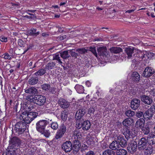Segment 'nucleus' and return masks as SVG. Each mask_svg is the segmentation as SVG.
Returning <instances> with one entry per match:
<instances>
[{
	"instance_id": "obj_1",
	"label": "nucleus",
	"mask_w": 155,
	"mask_h": 155,
	"mask_svg": "<svg viewBox=\"0 0 155 155\" xmlns=\"http://www.w3.org/2000/svg\"><path fill=\"white\" fill-rule=\"evenodd\" d=\"M85 113V112L84 109L82 108L79 109L75 114L76 121L77 124H78V126L77 128L78 129L82 127L84 130H87L90 128L91 124L89 120L85 121L83 123L82 122L84 120L82 117Z\"/></svg>"
},
{
	"instance_id": "obj_2",
	"label": "nucleus",
	"mask_w": 155,
	"mask_h": 155,
	"mask_svg": "<svg viewBox=\"0 0 155 155\" xmlns=\"http://www.w3.org/2000/svg\"><path fill=\"white\" fill-rule=\"evenodd\" d=\"M78 134V133L77 132V131H75L73 133L74 136H76L77 137L76 139L75 137V140L73 141L72 143V153L75 155L78 153L81 147V142L79 140V138H78L79 135Z\"/></svg>"
},
{
	"instance_id": "obj_3",
	"label": "nucleus",
	"mask_w": 155,
	"mask_h": 155,
	"mask_svg": "<svg viewBox=\"0 0 155 155\" xmlns=\"http://www.w3.org/2000/svg\"><path fill=\"white\" fill-rule=\"evenodd\" d=\"M21 143L20 140L17 137H13L9 140V144L8 148V152H10L12 151L10 150L14 149L17 150L18 148Z\"/></svg>"
},
{
	"instance_id": "obj_4",
	"label": "nucleus",
	"mask_w": 155,
	"mask_h": 155,
	"mask_svg": "<svg viewBox=\"0 0 155 155\" xmlns=\"http://www.w3.org/2000/svg\"><path fill=\"white\" fill-rule=\"evenodd\" d=\"M26 123L22 121L18 122L15 125V132L18 135L23 134L28 127Z\"/></svg>"
},
{
	"instance_id": "obj_5",
	"label": "nucleus",
	"mask_w": 155,
	"mask_h": 155,
	"mask_svg": "<svg viewBox=\"0 0 155 155\" xmlns=\"http://www.w3.org/2000/svg\"><path fill=\"white\" fill-rule=\"evenodd\" d=\"M52 120H50V121ZM50 120L48 119L46 120H40L38 121L36 124V128L37 131L39 132H44L47 124H49Z\"/></svg>"
},
{
	"instance_id": "obj_6",
	"label": "nucleus",
	"mask_w": 155,
	"mask_h": 155,
	"mask_svg": "<svg viewBox=\"0 0 155 155\" xmlns=\"http://www.w3.org/2000/svg\"><path fill=\"white\" fill-rule=\"evenodd\" d=\"M155 112V106L154 105H153L146 111L144 113L143 115L144 118L147 121L152 119Z\"/></svg>"
},
{
	"instance_id": "obj_7",
	"label": "nucleus",
	"mask_w": 155,
	"mask_h": 155,
	"mask_svg": "<svg viewBox=\"0 0 155 155\" xmlns=\"http://www.w3.org/2000/svg\"><path fill=\"white\" fill-rule=\"evenodd\" d=\"M66 131V127L64 124H62L59 127V129L56 132L55 138L56 139H60L64 135Z\"/></svg>"
},
{
	"instance_id": "obj_8",
	"label": "nucleus",
	"mask_w": 155,
	"mask_h": 155,
	"mask_svg": "<svg viewBox=\"0 0 155 155\" xmlns=\"http://www.w3.org/2000/svg\"><path fill=\"white\" fill-rule=\"evenodd\" d=\"M123 134L125 138L127 140L130 139V141L135 136V134L133 131L130 130L129 127H124L123 129Z\"/></svg>"
},
{
	"instance_id": "obj_9",
	"label": "nucleus",
	"mask_w": 155,
	"mask_h": 155,
	"mask_svg": "<svg viewBox=\"0 0 155 155\" xmlns=\"http://www.w3.org/2000/svg\"><path fill=\"white\" fill-rule=\"evenodd\" d=\"M147 140L145 137H142L139 140L137 143V147L140 151L144 150L147 145Z\"/></svg>"
},
{
	"instance_id": "obj_10",
	"label": "nucleus",
	"mask_w": 155,
	"mask_h": 155,
	"mask_svg": "<svg viewBox=\"0 0 155 155\" xmlns=\"http://www.w3.org/2000/svg\"><path fill=\"white\" fill-rule=\"evenodd\" d=\"M34 99L36 104L39 106H42L44 104L46 101V97L42 95H36L35 96Z\"/></svg>"
},
{
	"instance_id": "obj_11",
	"label": "nucleus",
	"mask_w": 155,
	"mask_h": 155,
	"mask_svg": "<svg viewBox=\"0 0 155 155\" xmlns=\"http://www.w3.org/2000/svg\"><path fill=\"white\" fill-rule=\"evenodd\" d=\"M137 145L136 142L133 140H131L127 147L128 151L131 153H134L136 151Z\"/></svg>"
},
{
	"instance_id": "obj_12",
	"label": "nucleus",
	"mask_w": 155,
	"mask_h": 155,
	"mask_svg": "<svg viewBox=\"0 0 155 155\" xmlns=\"http://www.w3.org/2000/svg\"><path fill=\"white\" fill-rule=\"evenodd\" d=\"M38 113L35 112H30L25 117V122L27 124H29L38 116Z\"/></svg>"
},
{
	"instance_id": "obj_13",
	"label": "nucleus",
	"mask_w": 155,
	"mask_h": 155,
	"mask_svg": "<svg viewBox=\"0 0 155 155\" xmlns=\"http://www.w3.org/2000/svg\"><path fill=\"white\" fill-rule=\"evenodd\" d=\"M61 148L65 152H70L72 150V143L70 141H66L62 144Z\"/></svg>"
},
{
	"instance_id": "obj_14",
	"label": "nucleus",
	"mask_w": 155,
	"mask_h": 155,
	"mask_svg": "<svg viewBox=\"0 0 155 155\" xmlns=\"http://www.w3.org/2000/svg\"><path fill=\"white\" fill-rule=\"evenodd\" d=\"M140 98L141 101L146 104L150 105L153 102L151 97L145 94H142L140 96Z\"/></svg>"
},
{
	"instance_id": "obj_15",
	"label": "nucleus",
	"mask_w": 155,
	"mask_h": 155,
	"mask_svg": "<svg viewBox=\"0 0 155 155\" xmlns=\"http://www.w3.org/2000/svg\"><path fill=\"white\" fill-rule=\"evenodd\" d=\"M155 73L154 69L150 67H147L145 69L143 75V77H150Z\"/></svg>"
},
{
	"instance_id": "obj_16",
	"label": "nucleus",
	"mask_w": 155,
	"mask_h": 155,
	"mask_svg": "<svg viewBox=\"0 0 155 155\" xmlns=\"http://www.w3.org/2000/svg\"><path fill=\"white\" fill-rule=\"evenodd\" d=\"M140 101L137 98H134L131 100L130 107L133 110H136L139 107L140 105Z\"/></svg>"
},
{
	"instance_id": "obj_17",
	"label": "nucleus",
	"mask_w": 155,
	"mask_h": 155,
	"mask_svg": "<svg viewBox=\"0 0 155 155\" xmlns=\"http://www.w3.org/2000/svg\"><path fill=\"white\" fill-rule=\"evenodd\" d=\"M117 141L118 143L122 147H124L127 145V140L125 139L124 137L119 136L117 137Z\"/></svg>"
},
{
	"instance_id": "obj_18",
	"label": "nucleus",
	"mask_w": 155,
	"mask_h": 155,
	"mask_svg": "<svg viewBox=\"0 0 155 155\" xmlns=\"http://www.w3.org/2000/svg\"><path fill=\"white\" fill-rule=\"evenodd\" d=\"M147 143L148 145H151L152 146L153 144L155 143V134L152 132L151 135L150 134L147 137Z\"/></svg>"
},
{
	"instance_id": "obj_19",
	"label": "nucleus",
	"mask_w": 155,
	"mask_h": 155,
	"mask_svg": "<svg viewBox=\"0 0 155 155\" xmlns=\"http://www.w3.org/2000/svg\"><path fill=\"white\" fill-rule=\"evenodd\" d=\"M97 51L99 55L101 56H106L107 54V50L105 47H99L97 49Z\"/></svg>"
},
{
	"instance_id": "obj_20",
	"label": "nucleus",
	"mask_w": 155,
	"mask_h": 155,
	"mask_svg": "<svg viewBox=\"0 0 155 155\" xmlns=\"http://www.w3.org/2000/svg\"><path fill=\"white\" fill-rule=\"evenodd\" d=\"M144 52L143 51H138L136 54H135L134 55V56L136 57V59L133 60H132L133 62L135 61L137 62L138 61V60H139V61H140L143 59V54Z\"/></svg>"
},
{
	"instance_id": "obj_21",
	"label": "nucleus",
	"mask_w": 155,
	"mask_h": 155,
	"mask_svg": "<svg viewBox=\"0 0 155 155\" xmlns=\"http://www.w3.org/2000/svg\"><path fill=\"white\" fill-rule=\"evenodd\" d=\"M58 102L59 104L62 108H67L69 106L68 101L64 98L60 99Z\"/></svg>"
},
{
	"instance_id": "obj_22",
	"label": "nucleus",
	"mask_w": 155,
	"mask_h": 155,
	"mask_svg": "<svg viewBox=\"0 0 155 155\" xmlns=\"http://www.w3.org/2000/svg\"><path fill=\"white\" fill-rule=\"evenodd\" d=\"M39 34V31H37L36 29L34 28H31L27 31V34L29 35L32 36H36Z\"/></svg>"
},
{
	"instance_id": "obj_23",
	"label": "nucleus",
	"mask_w": 155,
	"mask_h": 155,
	"mask_svg": "<svg viewBox=\"0 0 155 155\" xmlns=\"http://www.w3.org/2000/svg\"><path fill=\"white\" fill-rule=\"evenodd\" d=\"M133 120V119L131 118H127L123 120L122 124L123 125L125 126V127H128V126L131 125Z\"/></svg>"
},
{
	"instance_id": "obj_24",
	"label": "nucleus",
	"mask_w": 155,
	"mask_h": 155,
	"mask_svg": "<svg viewBox=\"0 0 155 155\" xmlns=\"http://www.w3.org/2000/svg\"><path fill=\"white\" fill-rule=\"evenodd\" d=\"M144 118H140L137 120L136 123V126L137 127H142L144 126L145 122Z\"/></svg>"
},
{
	"instance_id": "obj_25",
	"label": "nucleus",
	"mask_w": 155,
	"mask_h": 155,
	"mask_svg": "<svg viewBox=\"0 0 155 155\" xmlns=\"http://www.w3.org/2000/svg\"><path fill=\"white\" fill-rule=\"evenodd\" d=\"M133 48H125V51L128 56V58H130L132 57V54L134 53Z\"/></svg>"
},
{
	"instance_id": "obj_26",
	"label": "nucleus",
	"mask_w": 155,
	"mask_h": 155,
	"mask_svg": "<svg viewBox=\"0 0 155 155\" xmlns=\"http://www.w3.org/2000/svg\"><path fill=\"white\" fill-rule=\"evenodd\" d=\"M144 150V153L146 155H150L153 150V147L151 145H148L147 147Z\"/></svg>"
},
{
	"instance_id": "obj_27",
	"label": "nucleus",
	"mask_w": 155,
	"mask_h": 155,
	"mask_svg": "<svg viewBox=\"0 0 155 155\" xmlns=\"http://www.w3.org/2000/svg\"><path fill=\"white\" fill-rule=\"evenodd\" d=\"M110 50L111 53L114 54L119 53L123 51L122 49L120 47H113L110 48Z\"/></svg>"
},
{
	"instance_id": "obj_28",
	"label": "nucleus",
	"mask_w": 155,
	"mask_h": 155,
	"mask_svg": "<svg viewBox=\"0 0 155 155\" xmlns=\"http://www.w3.org/2000/svg\"><path fill=\"white\" fill-rule=\"evenodd\" d=\"M119 145L117 142V141H113L109 146V148L112 149V150H116L119 147Z\"/></svg>"
},
{
	"instance_id": "obj_29",
	"label": "nucleus",
	"mask_w": 155,
	"mask_h": 155,
	"mask_svg": "<svg viewBox=\"0 0 155 155\" xmlns=\"http://www.w3.org/2000/svg\"><path fill=\"white\" fill-rule=\"evenodd\" d=\"M140 78H132V80H133L134 82L136 83H137L138 82H140V83L141 84L144 85L145 84L147 87H149V86L150 85V84H148V83L147 84L145 82V80H146V81H147V80H144V82L143 81V79H141L140 80Z\"/></svg>"
},
{
	"instance_id": "obj_30",
	"label": "nucleus",
	"mask_w": 155,
	"mask_h": 155,
	"mask_svg": "<svg viewBox=\"0 0 155 155\" xmlns=\"http://www.w3.org/2000/svg\"><path fill=\"white\" fill-rule=\"evenodd\" d=\"M54 67H57L56 66V63L54 62H52L47 64L46 65L45 69L50 70L51 69H53Z\"/></svg>"
},
{
	"instance_id": "obj_31",
	"label": "nucleus",
	"mask_w": 155,
	"mask_h": 155,
	"mask_svg": "<svg viewBox=\"0 0 155 155\" xmlns=\"http://www.w3.org/2000/svg\"><path fill=\"white\" fill-rule=\"evenodd\" d=\"M116 153L117 155H127V151L123 149H117Z\"/></svg>"
},
{
	"instance_id": "obj_32",
	"label": "nucleus",
	"mask_w": 155,
	"mask_h": 155,
	"mask_svg": "<svg viewBox=\"0 0 155 155\" xmlns=\"http://www.w3.org/2000/svg\"><path fill=\"white\" fill-rule=\"evenodd\" d=\"M135 114V112L130 109H127L126 110L125 113V114L126 116L130 118L133 117Z\"/></svg>"
},
{
	"instance_id": "obj_33",
	"label": "nucleus",
	"mask_w": 155,
	"mask_h": 155,
	"mask_svg": "<svg viewBox=\"0 0 155 155\" xmlns=\"http://www.w3.org/2000/svg\"><path fill=\"white\" fill-rule=\"evenodd\" d=\"M37 90L34 87H30L28 89L25 90V92L26 93H28L30 94L31 95H34L35 94Z\"/></svg>"
},
{
	"instance_id": "obj_34",
	"label": "nucleus",
	"mask_w": 155,
	"mask_h": 155,
	"mask_svg": "<svg viewBox=\"0 0 155 155\" xmlns=\"http://www.w3.org/2000/svg\"><path fill=\"white\" fill-rule=\"evenodd\" d=\"M68 113L66 110H64L61 113V119L63 121H65L68 117Z\"/></svg>"
},
{
	"instance_id": "obj_35",
	"label": "nucleus",
	"mask_w": 155,
	"mask_h": 155,
	"mask_svg": "<svg viewBox=\"0 0 155 155\" xmlns=\"http://www.w3.org/2000/svg\"><path fill=\"white\" fill-rule=\"evenodd\" d=\"M75 88L79 94L82 93L84 91V87L82 85L76 84L75 87Z\"/></svg>"
},
{
	"instance_id": "obj_36",
	"label": "nucleus",
	"mask_w": 155,
	"mask_h": 155,
	"mask_svg": "<svg viewBox=\"0 0 155 155\" xmlns=\"http://www.w3.org/2000/svg\"><path fill=\"white\" fill-rule=\"evenodd\" d=\"M150 132V128L147 126L142 127L141 132L143 135L148 134Z\"/></svg>"
},
{
	"instance_id": "obj_37",
	"label": "nucleus",
	"mask_w": 155,
	"mask_h": 155,
	"mask_svg": "<svg viewBox=\"0 0 155 155\" xmlns=\"http://www.w3.org/2000/svg\"><path fill=\"white\" fill-rule=\"evenodd\" d=\"M115 153L113 150L108 149L103 152L102 155H115Z\"/></svg>"
},
{
	"instance_id": "obj_38",
	"label": "nucleus",
	"mask_w": 155,
	"mask_h": 155,
	"mask_svg": "<svg viewBox=\"0 0 155 155\" xmlns=\"http://www.w3.org/2000/svg\"><path fill=\"white\" fill-rule=\"evenodd\" d=\"M60 54L58 53L55 54L53 55V60H57L59 64H61L62 62L60 59Z\"/></svg>"
},
{
	"instance_id": "obj_39",
	"label": "nucleus",
	"mask_w": 155,
	"mask_h": 155,
	"mask_svg": "<svg viewBox=\"0 0 155 155\" xmlns=\"http://www.w3.org/2000/svg\"><path fill=\"white\" fill-rule=\"evenodd\" d=\"M61 57L64 59H66L70 57L68 51H64L60 53Z\"/></svg>"
},
{
	"instance_id": "obj_40",
	"label": "nucleus",
	"mask_w": 155,
	"mask_h": 155,
	"mask_svg": "<svg viewBox=\"0 0 155 155\" xmlns=\"http://www.w3.org/2000/svg\"><path fill=\"white\" fill-rule=\"evenodd\" d=\"M46 69H41L39 70L38 71L35 73V74L36 76H41L44 74L46 73Z\"/></svg>"
},
{
	"instance_id": "obj_41",
	"label": "nucleus",
	"mask_w": 155,
	"mask_h": 155,
	"mask_svg": "<svg viewBox=\"0 0 155 155\" xmlns=\"http://www.w3.org/2000/svg\"><path fill=\"white\" fill-rule=\"evenodd\" d=\"M88 50V49H86L85 48H78L76 50V51L80 54H82L87 53Z\"/></svg>"
},
{
	"instance_id": "obj_42",
	"label": "nucleus",
	"mask_w": 155,
	"mask_h": 155,
	"mask_svg": "<svg viewBox=\"0 0 155 155\" xmlns=\"http://www.w3.org/2000/svg\"><path fill=\"white\" fill-rule=\"evenodd\" d=\"M38 78H30L28 82L30 84L34 85L37 84L38 81Z\"/></svg>"
},
{
	"instance_id": "obj_43",
	"label": "nucleus",
	"mask_w": 155,
	"mask_h": 155,
	"mask_svg": "<svg viewBox=\"0 0 155 155\" xmlns=\"http://www.w3.org/2000/svg\"><path fill=\"white\" fill-rule=\"evenodd\" d=\"M50 86V85L49 84H44L42 85V88L45 91L48 92Z\"/></svg>"
},
{
	"instance_id": "obj_44",
	"label": "nucleus",
	"mask_w": 155,
	"mask_h": 155,
	"mask_svg": "<svg viewBox=\"0 0 155 155\" xmlns=\"http://www.w3.org/2000/svg\"><path fill=\"white\" fill-rule=\"evenodd\" d=\"M51 127L53 129L56 130L58 128V125L57 122H54L51 123Z\"/></svg>"
},
{
	"instance_id": "obj_45",
	"label": "nucleus",
	"mask_w": 155,
	"mask_h": 155,
	"mask_svg": "<svg viewBox=\"0 0 155 155\" xmlns=\"http://www.w3.org/2000/svg\"><path fill=\"white\" fill-rule=\"evenodd\" d=\"M41 134L44 135L46 137H48L50 136V132L48 130H44V132H40Z\"/></svg>"
},
{
	"instance_id": "obj_46",
	"label": "nucleus",
	"mask_w": 155,
	"mask_h": 155,
	"mask_svg": "<svg viewBox=\"0 0 155 155\" xmlns=\"http://www.w3.org/2000/svg\"><path fill=\"white\" fill-rule=\"evenodd\" d=\"M97 102L99 103L98 105L99 106H103L104 105L105 101L104 99L99 98L97 100Z\"/></svg>"
},
{
	"instance_id": "obj_47",
	"label": "nucleus",
	"mask_w": 155,
	"mask_h": 155,
	"mask_svg": "<svg viewBox=\"0 0 155 155\" xmlns=\"http://www.w3.org/2000/svg\"><path fill=\"white\" fill-rule=\"evenodd\" d=\"M80 148L81 151L83 153L84 152H85V150H88V147L87 145L84 144Z\"/></svg>"
},
{
	"instance_id": "obj_48",
	"label": "nucleus",
	"mask_w": 155,
	"mask_h": 155,
	"mask_svg": "<svg viewBox=\"0 0 155 155\" xmlns=\"http://www.w3.org/2000/svg\"><path fill=\"white\" fill-rule=\"evenodd\" d=\"M73 50H69V53L72 57L77 58L78 56V54L73 51Z\"/></svg>"
},
{
	"instance_id": "obj_49",
	"label": "nucleus",
	"mask_w": 155,
	"mask_h": 155,
	"mask_svg": "<svg viewBox=\"0 0 155 155\" xmlns=\"http://www.w3.org/2000/svg\"><path fill=\"white\" fill-rule=\"evenodd\" d=\"M89 50L91 51L96 57H97V55L95 47L92 48L91 47L89 49Z\"/></svg>"
},
{
	"instance_id": "obj_50",
	"label": "nucleus",
	"mask_w": 155,
	"mask_h": 155,
	"mask_svg": "<svg viewBox=\"0 0 155 155\" xmlns=\"http://www.w3.org/2000/svg\"><path fill=\"white\" fill-rule=\"evenodd\" d=\"M131 76V78H140L139 74L137 72H133Z\"/></svg>"
},
{
	"instance_id": "obj_51",
	"label": "nucleus",
	"mask_w": 155,
	"mask_h": 155,
	"mask_svg": "<svg viewBox=\"0 0 155 155\" xmlns=\"http://www.w3.org/2000/svg\"><path fill=\"white\" fill-rule=\"evenodd\" d=\"M48 92L52 94H55L56 92V89L55 87H50Z\"/></svg>"
},
{
	"instance_id": "obj_52",
	"label": "nucleus",
	"mask_w": 155,
	"mask_h": 155,
	"mask_svg": "<svg viewBox=\"0 0 155 155\" xmlns=\"http://www.w3.org/2000/svg\"><path fill=\"white\" fill-rule=\"evenodd\" d=\"M95 141L92 139H89L87 141V143L90 145L93 146L95 144Z\"/></svg>"
},
{
	"instance_id": "obj_53",
	"label": "nucleus",
	"mask_w": 155,
	"mask_h": 155,
	"mask_svg": "<svg viewBox=\"0 0 155 155\" xmlns=\"http://www.w3.org/2000/svg\"><path fill=\"white\" fill-rule=\"evenodd\" d=\"M143 114L144 113L143 112L138 111L136 114V116L137 117L140 118L142 117V116H143Z\"/></svg>"
},
{
	"instance_id": "obj_54",
	"label": "nucleus",
	"mask_w": 155,
	"mask_h": 155,
	"mask_svg": "<svg viewBox=\"0 0 155 155\" xmlns=\"http://www.w3.org/2000/svg\"><path fill=\"white\" fill-rule=\"evenodd\" d=\"M33 99H34V97L32 95L27 96L26 97V99L29 101V103L30 102L31 103V102H32L33 101Z\"/></svg>"
},
{
	"instance_id": "obj_55",
	"label": "nucleus",
	"mask_w": 155,
	"mask_h": 155,
	"mask_svg": "<svg viewBox=\"0 0 155 155\" xmlns=\"http://www.w3.org/2000/svg\"><path fill=\"white\" fill-rule=\"evenodd\" d=\"M18 45L20 47H23L24 44V42L21 39H19L18 40Z\"/></svg>"
},
{
	"instance_id": "obj_56",
	"label": "nucleus",
	"mask_w": 155,
	"mask_h": 155,
	"mask_svg": "<svg viewBox=\"0 0 155 155\" xmlns=\"http://www.w3.org/2000/svg\"><path fill=\"white\" fill-rule=\"evenodd\" d=\"M0 40L3 42H6L7 41V38L4 36H1L0 37Z\"/></svg>"
},
{
	"instance_id": "obj_57",
	"label": "nucleus",
	"mask_w": 155,
	"mask_h": 155,
	"mask_svg": "<svg viewBox=\"0 0 155 155\" xmlns=\"http://www.w3.org/2000/svg\"><path fill=\"white\" fill-rule=\"evenodd\" d=\"M4 58L5 59H10L11 58L10 56L8 53H5L4 54Z\"/></svg>"
},
{
	"instance_id": "obj_58",
	"label": "nucleus",
	"mask_w": 155,
	"mask_h": 155,
	"mask_svg": "<svg viewBox=\"0 0 155 155\" xmlns=\"http://www.w3.org/2000/svg\"><path fill=\"white\" fill-rule=\"evenodd\" d=\"M85 155H95L94 151L90 150L85 153Z\"/></svg>"
},
{
	"instance_id": "obj_59",
	"label": "nucleus",
	"mask_w": 155,
	"mask_h": 155,
	"mask_svg": "<svg viewBox=\"0 0 155 155\" xmlns=\"http://www.w3.org/2000/svg\"><path fill=\"white\" fill-rule=\"evenodd\" d=\"M144 52L143 54V59L144 58H148L149 57L148 56V54L146 51H143Z\"/></svg>"
},
{
	"instance_id": "obj_60",
	"label": "nucleus",
	"mask_w": 155,
	"mask_h": 155,
	"mask_svg": "<svg viewBox=\"0 0 155 155\" xmlns=\"http://www.w3.org/2000/svg\"><path fill=\"white\" fill-rule=\"evenodd\" d=\"M25 17H26L27 18L30 19H35L36 18V16H28V15H25Z\"/></svg>"
},
{
	"instance_id": "obj_61",
	"label": "nucleus",
	"mask_w": 155,
	"mask_h": 155,
	"mask_svg": "<svg viewBox=\"0 0 155 155\" xmlns=\"http://www.w3.org/2000/svg\"><path fill=\"white\" fill-rule=\"evenodd\" d=\"M66 37L67 36L66 35L60 36V39L61 40H62L65 39H66L67 40V39L66 38Z\"/></svg>"
},
{
	"instance_id": "obj_62",
	"label": "nucleus",
	"mask_w": 155,
	"mask_h": 155,
	"mask_svg": "<svg viewBox=\"0 0 155 155\" xmlns=\"http://www.w3.org/2000/svg\"><path fill=\"white\" fill-rule=\"evenodd\" d=\"M85 84L87 87H89L91 86V84L90 81H87L86 82Z\"/></svg>"
},
{
	"instance_id": "obj_63",
	"label": "nucleus",
	"mask_w": 155,
	"mask_h": 155,
	"mask_svg": "<svg viewBox=\"0 0 155 155\" xmlns=\"http://www.w3.org/2000/svg\"><path fill=\"white\" fill-rule=\"evenodd\" d=\"M85 66L87 67L88 68L90 65L89 61L86 60H85Z\"/></svg>"
},
{
	"instance_id": "obj_64",
	"label": "nucleus",
	"mask_w": 155,
	"mask_h": 155,
	"mask_svg": "<svg viewBox=\"0 0 155 155\" xmlns=\"http://www.w3.org/2000/svg\"><path fill=\"white\" fill-rule=\"evenodd\" d=\"M33 47V45L32 44H30L27 47V49L28 50L29 49H31Z\"/></svg>"
}]
</instances>
